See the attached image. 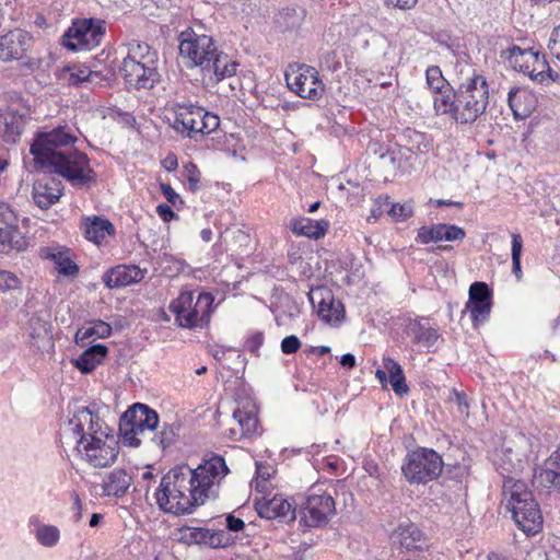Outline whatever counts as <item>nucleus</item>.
I'll list each match as a JSON object with an SVG mask.
<instances>
[{"label": "nucleus", "mask_w": 560, "mask_h": 560, "mask_svg": "<svg viewBox=\"0 0 560 560\" xmlns=\"http://www.w3.org/2000/svg\"><path fill=\"white\" fill-rule=\"evenodd\" d=\"M229 472L220 455H211L195 469L186 464L175 466L162 477L155 502L165 513L190 514L208 499L219 497L221 481Z\"/></svg>", "instance_id": "1"}, {"label": "nucleus", "mask_w": 560, "mask_h": 560, "mask_svg": "<svg viewBox=\"0 0 560 560\" xmlns=\"http://www.w3.org/2000/svg\"><path fill=\"white\" fill-rule=\"evenodd\" d=\"M77 129L59 125L50 130L38 132L31 153L36 164L50 173L62 176L74 187H85L96 180L89 156L75 149Z\"/></svg>", "instance_id": "2"}, {"label": "nucleus", "mask_w": 560, "mask_h": 560, "mask_svg": "<svg viewBox=\"0 0 560 560\" xmlns=\"http://www.w3.org/2000/svg\"><path fill=\"white\" fill-rule=\"evenodd\" d=\"M179 430L180 423L176 421L160 424L158 412L143 404H135L119 420V434L130 447L150 442L164 451L176 443Z\"/></svg>", "instance_id": "3"}, {"label": "nucleus", "mask_w": 560, "mask_h": 560, "mask_svg": "<svg viewBox=\"0 0 560 560\" xmlns=\"http://www.w3.org/2000/svg\"><path fill=\"white\" fill-rule=\"evenodd\" d=\"M503 495L513 520L526 534L537 533L542 525V515L538 503L522 480L509 476L503 482Z\"/></svg>", "instance_id": "4"}, {"label": "nucleus", "mask_w": 560, "mask_h": 560, "mask_svg": "<svg viewBox=\"0 0 560 560\" xmlns=\"http://www.w3.org/2000/svg\"><path fill=\"white\" fill-rule=\"evenodd\" d=\"M456 121L471 124L481 116L488 106L489 91L486 79L477 73L459 84L456 90Z\"/></svg>", "instance_id": "5"}, {"label": "nucleus", "mask_w": 560, "mask_h": 560, "mask_svg": "<svg viewBox=\"0 0 560 560\" xmlns=\"http://www.w3.org/2000/svg\"><path fill=\"white\" fill-rule=\"evenodd\" d=\"M211 293H199L197 300L192 292H182L168 306L175 320L183 328L203 327L210 322L213 310Z\"/></svg>", "instance_id": "6"}, {"label": "nucleus", "mask_w": 560, "mask_h": 560, "mask_svg": "<svg viewBox=\"0 0 560 560\" xmlns=\"http://www.w3.org/2000/svg\"><path fill=\"white\" fill-rule=\"evenodd\" d=\"M335 514V500L320 485L307 490L298 510L299 524L306 528L324 527Z\"/></svg>", "instance_id": "7"}, {"label": "nucleus", "mask_w": 560, "mask_h": 560, "mask_svg": "<svg viewBox=\"0 0 560 560\" xmlns=\"http://www.w3.org/2000/svg\"><path fill=\"white\" fill-rule=\"evenodd\" d=\"M443 466L442 457L434 450L418 447L406 455L401 471L409 483L424 485L436 479Z\"/></svg>", "instance_id": "8"}, {"label": "nucleus", "mask_w": 560, "mask_h": 560, "mask_svg": "<svg viewBox=\"0 0 560 560\" xmlns=\"http://www.w3.org/2000/svg\"><path fill=\"white\" fill-rule=\"evenodd\" d=\"M501 57L505 58L515 70L527 73L532 79L538 82L542 83L547 78L552 81L556 80L545 58H540L539 52L534 51L532 48H521L513 45L503 50Z\"/></svg>", "instance_id": "9"}, {"label": "nucleus", "mask_w": 560, "mask_h": 560, "mask_svg": "<svg viewBox=\"0 0 560 560\" xmlns=\"http://www.w3.org/2000/svg\"><path fill=\"white\" fill-rule=\"evenodd\" d=\"M284 77L288 88L302 98L317 101L325 92V85L314 67L304 63L291 65Z\"/></svg>", "instance_id": "10"}, {"label": "nucleus", "mask_w": 560, "mask_h": 560, "mask_svg": "<svg viewBox=\"0 0 560 560\" xmlns=\"http://www.w3.org/2000/svg\"><path fill=\"white\" fill-rule=\"evenodd\" d=\"M77 448L84 459L96 468L113 465L119 454V445L113 435H94L92 439L81 436L77 440Z\"/></svg>", "instance_id": "11"}, {"label": "nucleus", "mask_w": 560, "mask_h": 560, "mask_svg": "<svg viewBox=\"0 0 560 560\" xmlns=\"http://www.w3.org/2000/svg\"><path fill=\"white\" fill-rule=\"evenodd\" d=\"M105 34L104 21L84 19L72 23L62 37V44L72 51L92 49L100 45Z\"/></svg>", "instance_id": "12"}, {"label": "nucleus", "mask_w": 560, "mask_h": 560, "mask_svg": "<svg viewBox=\"0 0 560 560\" xmlns=\"http://www.w3.org/2000/svg\"><path fill=\"white\" fill-rule=\"evenodd\" d=\"M217 50L214 40L208 35H198L192 31H185L179 35V54L188 61L187 67L202 69Z\"/></svg>", "instance_id": "13"}, {"label": "nucleus", "mask_w": 560, "mask_h": 560, "mask_svg": "<svg viewBox=\"0 0 560 560\" xmlns=\"http://www.w3.org/2000/svg\"><path fill=\"white\" fill-rule=\"evenodd\" d=\"M28 242L18 226V218L10 206L0 201V253L26 249Z\"/></svg>", "instance_id": "14"}, {"label": "nucleus", "mask_w": 560, "mask_h": 560, "mask_svg": "<svg viewBox=\"0 0 560 560\" xmlns=\"http://www.w3.org/2000/svg\"><path fill=\"white\" fill-rule=\"evenodd\" d=\"M119 71L126 83L137 90H150L161 78L158 66H144L132 60H122Z\"/></svg>", "instance_id": "15"}, {"label": "nucleus", "mask_w": 560, "mask_h": 560, "mask_svg": "<svg viewBox=\"0 0 560 560\" xmlns=\"http://www.w3.org/2000/svg\"><path fill=\"white\" fill-rule=\"evenodd\" d=\"M492 293L485 282H474L469 288L466 310L469 312L475 326L488 319L491 312Z\"/></svg>", "instance_id": "16"}, {"label": "nucleus", "mask_w": 560, "mask_h": 560, "mask_svg": "<svg viewBox=\"0 0 560 560\" xmlns=\"http://www.w3.org/2000/svg\"><path fill=\"white\" fill-rule=\"evenodd\" d=\"M176 116L173 128L187 137L197 140L200 136V126L202 122V108L190 103H176Z\"/></svg>", "instance_id": "17"}, {"label": "nucleus", "mask_w": 560, "mask_h": 560, "mask_svg": "<svg viewBox=\"0 0 560 560\" xmlns=\"http://www.w3.org/2000/svg\"><path fill=\"white\" fill-rule=\"evenodd\" d=\"M255 510L260 517L267 520H278L289 523L296 518L298 512L292 504L282 495H275L271 499L261 498L256 500Z\"/></svg>", "instance_id": "18"}, {"label": "nucleus", "mask_w": 560, "mask_h": 560, "mask_svg": "<svg viewBox=\"0 0 560 560\" xmlns=\"http://www.w3.org/2000/svg\"><path fill=\"white\" fill-rule=\"evenodd\" d=\"M62 191L63 186L58 178L44 175L34 182L32 196L36 206L40 209H49L59 201Z\"/></svg>", "instance_id": "19"}, {"label": "nucleus", "mask_w": 560, "mask_h": 560, "mask_svg": "<svg viewBox=\"0 0 560 560\" xmlns=\"http://www.w3.org/2000/svg\"><path fill=\"white\" fill-rule=\"evenodd\" d=\"M31 37L22 30H14L0 36V60L8 62L22 59L30 46Z\"/></svg>", "instance_id": "20"}, {"label": "nucleus", "mask_w": 560, "mask_h": 560, "mask_svg": "<svg viewBox=\"0 0 560 560\" xmlns=\"http://www.w3.org/2000/svg\"><path fill=\"white\" fill-rule=\"evenodd\" d=\"M143 278L144 271L138 266L119 265L107 271L103 276V281L106 287L113 289L140 282Z\"/></svg>", "instance_id": "21"}, {"label": "nucleus", "mask_w": 560, "mask_h": 560, "mask_svg": "<svg viewBox=\"0 0 560 560\" xmlns=\"http://www.w3.org/2000/svg\"><path fill=\"white\" fill-rule=\"evenodd\" d=\"M233 419L236 427L229 429V436L233 441H240L243 438H250L259 433V421L253 410L237 408L233 411Z\"/></svg>", "instance_id": "22"}, {"label": "nucleus", "mask_w": 560, "mask_h": 560, "mask_svg": "<svg viewBox=\"0 0 560 560\" xmlns=\"http://www.w3.org/2000/svg\"><path fill=\"white\" fill-rule=\"evenodd\" d=\"M508 103L515 118L524 119L535 109L537 97L525 88H512L508 94Z\"/></svg>", "instance_id": "23"}, {"label": "nucleus", "mask_w": 560, "mask_h": 560, "mask_svg": "<svg viewBox=\"0 0 560 560\" xmlns=\"http://www.w3.org/2000/svg\"><path fill=\"white\" fill-rule=\"evenodd\" d=\"M236 68L237 63L235 61H232L226 54L217 50L201 70L206 74L214 75L217 81H221L235 74Z\"/></svg>", "instance_id": "24"}, {"label": "nucleus", "mask_w": 560, "mask_h": 560, "mask_svg": "<svg viewBox=\"0 0 560 560\" xmlns=\"http://www.w3.org/2000/svg\"><path fill=\"white\" fill-rule=\"evenodd\" d=\"M328 226L329 224L325 220L313 221L308 218L292 219L290 222V230L293 234L313 240L323 237Z\"/></svg>", "instance_id": "25"}, {"label": "nucleus", "mask_w": 560, "mask_h": 560, "mask_svg": "<svg viewBox=\"0 0 560 560\" xmlns=\"http://www.w3.org/2000/svg\"><path fill=\"white\" fill-rule=\"evenodd\" d=\"M108 353V349L104 345H94L83 351L74 361V366L82 373L92 372L98 364L103 362Z\"/></svg>", "instance_id": "26"}, {"label": "nucleus", "mask_w": 560, "mask_h": 560, "mask_svg": "<svg viewBox=\"0 0 560 560\" xmlns=\"http://www.w3.org/2000/svg\"><path fill=\"white\" fill-rule=\"evenodd\" d=\"M131 485L130 475L124 469H114L103 482V492L106 495L121 497Z\"/></svg>", "instance_id": "27"}, {"label": "nucleus", "mask_w": 560, "mask_h": 560, "mask_svg": "<svg viewBox=\"0 0 560 560\" xmlns=\"http://www.w3.org/2000/svg\"><path fill=\"white\" fill-rule=\"evenodd\" d=\"M114 225L106 219L94 217L92 220L88 219L84 223L85 237L100 245L106 236L114 234Z\"/></svg>", "instance_id": "28"}, {"label": "nucleus", "mask_w": 560, "mask_h": 560, "mask_svg": "<svg viewBox=\"0 0 560 560\" xmlns=\"http://www.w3.org/2000/svg\"><path fill=\"white\" fill-rule=\"evenodd\" d=\"M124 60H132L144 66H158V54L147 43L132 40L128 43Z\"/></svg>", "instance_id": "29"}, {"label": "nucleus", "mask_w": 560, "mask_h": 560, "mask_svg": "<svg viewBox=\"0 0 560 560\" xmlns=\"http://www.w3.org/2000/svg\"><path fill=\"white\" fill-rule=\"evenodd\" d=\"M318 316L327 322H340L345 316V308L340 301L335 300L330 292H326V296H322L317 306Z\"/></svg>", "instance_id": "30"}, {"label": "nucleus", "mask_w": 560, "mask_h": 560, "mask_svg": "<svg viewBox=\"0 0 560 560\" xmlns=\"http://www.w3.org/2000/svg\"><path fill=\"white\" fill-rule=\"evenodd\" d=\"M383 364L389 374V383L393 390L399 396L406 394L409 388L406 384L405 374L399 363L388 357L383 359Z\"/></svg>", "instance_id": "31"}, {"label": "nucleus", "mask_w": 560, "mask_h": 560, "mask_svg": "<svg viewBox=\"0 0 560 560\" xmlns=\"http://www.w3.org/2000/svg\"><path fill=\"white\" fill-rule=\"evenodd\" d=\"M538 478L544 483H549L560 489V452H555L545 464V468L539 472Z\"/></svg>", "instance_id": "32"}, {"label": "nucleus", "mask_w": 560, "mask_h": 560, "mask_svg": "<svg viewBox=\"0 0 560 560\" xmlns=\"http://www.w3.org/2000/svg\"><path fill=\"white\" fill-rule=\"evenodd\" d=\"M457 96L456 91L446 93L442 90L434 97V109L438 115H448L456 121Z\"/></svg>", "instance_id": "33"}, {"label": "nucleus", "mask_w": 560, "mask_h": 560, "mask_svg": "<svg viewBox=\"0 0 560 560\" xmlns=\"http://www.w3.org/2000/svg\"><path fill=\"white\" fill-rule=\"evenodd\" d=\"M523 469V462L514 454L511 450H506L502 453L499 463V470L503 477V482L509 476L516 478L520 471Z\"/></svg>", "instance_id": "34"}, {"label": "nucleus", "mask_w": 560, "mask_h": 560, "mask_svg": "<svg viewBox=\"0 0 560 560\" xmlns=\"http://www.w3.org/2000/svg\"><path fill=\"white\" fill-rule=\"evenodd\" d=\"M92 411L89 407L79 408L73 417L69 420L68 427L73 432L78 439L81 436L86 438L85 430L89 427V423L92 421Z\"/></svg>", "instance_id": "35"}, {"label": "nucleus", "mask_w": 560, "mask_h": 560, "mask_svg": "<svg viewBox=\"0 0 560 560\" xmlns=\"http://www.w3.org/2000/svg\"><path fill=\"white\" fill-rule=\"evenodd\" d=\"M410 331L413 335V342L427 348L433 347L440 337L436 329L427 327L421 323L412 325Z\"/></svg>", "instance_id": "36"}, {"label": "nucleus", "mask_w": 560, "mask_h": 560, "mask_svg": "<svg viewBox=\"0 0 560 560\" xmlns=\"http://www.w3.org/2000/svg\"><path fill=\"white\" fill-rule=\"evenodd\" d=\"M399 541L406 549H418L422 533L415 524L400 525L398 527Z\"/></svg>", "instance_id": "37"}, {"label": "nucleus", "mask_w": 560, "mask_h": 560, "mask_svg": "<svg viewBox=\"0 0 560 560\" xmlns=\"http://www.w3.org/2000/svg\"><path fill=\"white\" fill-rule=\"evenodd\" d=\"M112 334V327L109 324L103 320H96L91 327L79 329L75 334V342L79 343L85 339L92 337L107 338Z\"/></svg>", "instance_id": "38"}, {"label": "nucleus", "mask_w": 560, "mask_h": 560, "mask_svg": "<svg viewBox=\"0 0 560 560\" xmlns=\"http://www.w3.org/2000/svg\"><path fill=\"white\" fill-rule=\"evenodd\" d=\"M102 80L100 71H92L86 67L74 68L68 78L69 85L78 86L83 83H98Z\"/></svg>", "instance_id": "39"}, {"label": "nucleus", "mask_w": 560, "mask_h": 560, "mask_svg": "<svg viewBox=\"0 0 560 560\" xmlns=\"http://www.w3.org/2000/svg\"><path fill=\"white\" fill-rule=\"evenodd\" d=\"M0 124L3 125V129H0V132H2L7 141H15L22 132L20 118L12 114L4 115Z\"/></svg>", "instance_id": "40"}, {"label": "nucleus", "mask_w": 560, "mask_h": 560, "mask_svg": "<svg viewBox=\"0 0 560 560\" xmlns=\"http://www.w3.org/2000/svg\"><path fill=\"white\" fill-rule=\"evenodd\" d=\"M402 137L411 147V149H416L420 153L428 151L430 147V141L427 135L415 129H405L402 132Z\"/></svg>", "instance_id": "41"}, {"label": "nucleus", "mask_w": 560, "mask_h": 560, "mask_svg": "<svg viewBox=\"0 0 560 560\" xmlns=\"http://www.w3.org/2000/svg\"><path fill=\"white\" fill-rule=\"evenodd\" d=\"M37 541L45 547H52L58 544L60 533L54 525H40L35 533Z\"/></svg>", "instance_id": "42"}, {"label": "nucleus", "mask_w": 560, "mask_h": 560, "mask_svg": "<svg viewBox=\"0 0 560 560\" xmlns=\"http://www.w3.org/2000/svg\"><path fill=\"white\" fill-rule=\"evenodd\" d=\"M522 249H523L522 236L517 233H513L512 234V248H511L512 267H513V273L515 275L517 280H520L522 278V267H521Z\"/></svg>", "instance_id": "43"}, {"label": "nucleus", "mask_w": 560, "mask_h": 560, "mask_svg": "<svg viewBox=\"0 0 560 560\" xmlns=\"http://www.w3.org/2000/svg\"><path fill=\"white\" fill-rule=\"evenodd\" d=\"M427 84L435 93H441L444 88L448 86L447 81L443 78L442 71L438 66H431L425 71Z\"/></svg>", "instance_id": "44"}, {"label": "nucleus", "mask_w": 560, "mask_h": 560, "mask_svg": "<svg viewBox=\"0 0 560 560\" xmlns=\"http://www.w3.org/2000/svg\"><path fill=\"white\" fill-rule=\"evenodd\" d=\"M52 258L59 273L63 276H74L78 273V266L68 256L58 253L57 255H52Z\"/></svg>", "instance_id": "45"}, {"label": "nucleus", "mask_w": 560, "mask_h": 560, "mask_svg": "<svg viewBox=\"0 0 560 560\" xmlns=\"http://www.w3.org/2000/svg\"><path fill=\"white\" fill-rule=\"evenodd\" d=\"M211 532V529L207 528H187L184 532L183 539L190 544L208 545Z\"/></svg>", "instance_id": "46"}, {"label": "nucleus", "mask_w": 560, "mask_h": 560, "mask_svg": "<svg viewBox=\"0 0 560 560\" xmlns=\"http://www.w3.org/2000/svg\"><path fill=\"white\" fill-rule=\"evenodd\" d=\"M201 116H202V122H201V126H200V136H205V135H209L211 132H213L214 130H217L220 126V119L217 115L210 113V112H206L203 108H202V113H201Z\"/></svg>", "instance_id": "47"}, {"label": "nucleus", "mask_w": 560, "mask_h": 560, "mask_svg": "<svg viewBox=\"0 0 560 560\" xmlns=\"http://www.w3.org/2000/svg\"><path fill=\"white\" fill-rule=\"evenodd\" d=\"M21 287V280L11 271L0 270V292L16 290Z\"/></svg>", "instance_id": "48"}, {"label": "nucleus", "mask_w": 560, "mask_h": 560, "mask_svg": "<svg viewBox=\"0 0 560 560\" xmlns=\"http://www.w3.org/2000/svg\"><path fill=\"white\" fill-rule=\"evenodd\" d=\"M184 172L188 182V188L194 192L197 191L201 177L200 171L194 163H188L184 166Z\"/></svg>", "instance_id": "49"}, {"label": "nucleus", "mask_w": 560, "mask_h": 560, "mask_svg": "<svg viewBox=\"0 0 560 560\" xmlns=\"http://www.w3.org/2000/svg\"><path fill=\"white\" fill-rule=\"evenodd\" d=\"M232 542V538L224 530L211 532L209 535V544L211 548H224Z\"/></svg>", "instance_id": "50"}, {"label": "nucleus", "mask_w": 560, "mask_h": 560, "mask_svg": "<svg viewBox=\"0 0 560 560\" xmlns=\"http://www.w3.org/2000/svg\"><path fill=\"white\" fill-rule=\"evenodd\" d=\"M388 213L397 220H406L412 215V207L407 203H393Z\"/></svg>", "instance_id": "51"}, {"label": "nucleus", "mask_w": 560, "mask_h": 560, "mask_svg": "<svg viewBox=\"0 0 560 560\" xmlns=\"http://www.w3.org/2000/svg\"><path fill=\"white\" fill-rule=\"evenodd\" d=\"M465 236L464 229L453 224H444L443 241H462Z\"/></svg>", "instance_id": "52"}, {"label": "nucleus", "mask_w": 560, "mask_h": 560, "mask_svg": "<svg viewBox=\"0 0 560 560\" xmlns=\"http://www.w3.org/2000/svg\"><path fill=\"white\" fill-rule=\"evenodd\" d=\"M548 49L550 54L560 61V24L551 32L548 42Z\"/></svg>", "instance_id": "53"}, {"label": "nucleus", "mask_w": 560, "mask_h": 560, "mask_svg": "<svg viewBox=\"0 0 560 560\" xmlns=\"http://www.w3.org/2000/svg\"><path fill=\"white\" fill-rule=\"evenodd\" d=\"M300 348H301V341L294 335L288 336V337L283 338L281 341V351L284 354H293V353L298 352V350Z\"/></svg>", "instance_id": "54"}, {"label": "nucleus", "mask_w": 560, "mask_h": 560, "mask_svg": "<svg viewBox=\"0 0 560 560\" xmlns=\"http://www.w3.org/2000/svg\"><path fill=\"white\" fill-rule=\"evenodd\" d=\"M85 433L88 439H92L94 435H101V438L105 439V435H108L102 430L101 419L96 413H92V421L89 423Z\"/></svg>", "instance_id": "55"}, {"label": "nucleus", "mask_w": 560, "mask_h": 560, "mask_svg": "<svg viewBox=\"0 0 560 560\" xmlns=\"http://www.w3.org/2000/svg\"><path fill=\"white\" fill-rule=\"evenodd\" d=\"M264 342V336L261 332H256L250 336L246 341V348L249 352L258 354V350Z\"/></svg>", "instance_id": "56"}, {"label": "nucleus", "mask_w": 560, "mask_h": 560, "mask_svg": "<svg viewBox=\"0 0 560 560\" xmlns=\"http://www.w3.org/2000/svg\"><path fill=\"white\" fill-rule=\"evenodd\" d=\"M418 0H384L386 7H393L400 10H410L416 7Z\"/></svg>", "instance_id": "57"}, {"label": "nucleus", "mask_w": 560, "mask_h": 560, "mask_svg": "<svg viewBox=\"0 0 560 560\" xmlns=\"http://www.w3.org/2000/svg\"><path fill=\"white\" fill-rule=\"evenodd\" d=\"M454 400L458 407L459 413L468 416L469 404L466 394L463 392H455Z\"/></svg>", "instance_id": "58"}, {"label": "nucleus", "mask_w": 560, "mask_h": 560, "mask_svg": "<svg viewBox=\"0 0 560 560\" xmlns=\"http://www.w3.org/2000/svg\"><path fill=\"white\" fill-rule=\"evenodd\" d=\"M225 521H226V528L231 532H240L245 526L243 520L235 517L231 514L226 516Z\"/></svg>", "instance_id": "59"}, {"label": "nucleus", "mask_w": 560, "mask_h": 560, "mask_svg": "<svg viewBox=\"0 0 560 560\" xmlns=\"http://www.w3.org/2000/svg\"><path fill=\"white\" fill-rule=\"evenodd\" d=\"M161 191L166 200L173 205H175L176 200L179 198L178 194L171 187L170 184H161Z\"/></svg>", "instance_id": "60"}, {"label": "nucleus", "mask_w": 560, "mask_h": 560, "mask_svg": "<svg viewBox=\"0 0 560 560\" xmlns=\"http://www.w3.org/2000/svg\"><path fill=\"white\" fill-rule=\"evenodd\" d=\"M156 210L164 221H170L175 217L174 211L167 205H159Z\"/></svg>", "instance_id": "61"}, {"label": "nucleus", "mask_w": 560, "mask_h": 560, "mask_svg": "<svg viewBox=\"0 0 560 560\" xmlns=\"http://www.w3.org/2000/svg\"><path fill=\"white\" fill-rule=\"evenodd\" d=\"M418 238L421 243L428 244L430 242H433L432 240V232L430 226H422L418 231Z\"/></svg>", "instance_id": "62"}, {"label": "nucleus", "mask_w": 560, "mask_h": 560, "mask_svg": "<svg viewBox=\"0 0 560 560\" xmlns=\"http://www.w3.org/2000/svg\"><path fill=\"white\" fill-rule=\"evenodd\" d=\"M431 228V232H432V240L433 242H440V241H443V231H444V224L443 223H439V224H434Z\"/></svg>", "instance_id": "63"}, {"label": "nucleus", "mask_w": 560, "mask_h": 560, "mask_svg": "<svg viewBox=\"0 0 560 560\" xmlns=\"http://www.w3.org/2000/svg\"><path fill=\"white\" fill-rule=\"evenodd\" d=\"M340 364L346 369H353L355 366V358L351 353H346L341 357Z\"/></svg>", "instance_id": "64"}]
</instances>
